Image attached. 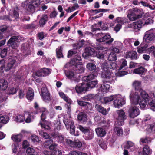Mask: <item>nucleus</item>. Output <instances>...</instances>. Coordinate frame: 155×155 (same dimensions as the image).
<instances>
[{
	"mask_svg": "<svg viewBox=\"0 0 155 155\" xmlns=\"http://www.w3.org/2000/svg\"><path fill=\"white\" fill-rule=\"evenodd\" d=\"M78 104L81 106L84 107H87V108L89 109L91 107V105L88 102H86L81 101H79L78 100L77 101Z\"/></svg>",
	"mask_w": 155,
	"mask_h": 155,
	"instance_id": "nucleus-36",
	"label": "nucleus"
},
{
	"mask_svg": "<svg viewBox=\"0 0 155 155\" xmlns=\"http://www.w3.org/2000/svg\"><path fill=\"white\" fill-rule=\"evenodd\" d=\"M110 85L109 84L106 83L102 84L100 87L99 90L103 92H107L109 90Z\"/></svg>",
	"mask_w": 155,
	"mask_h": 155,
	"instance_id": "nucleus-26",
	"label": "nucleus"
},
{
	"mask_svg": "<svg viewBox=\"0 0 155 155\" xmlns=\"http://www.w3.org/2000/svg\"><path fill=\"white\" fill-rule=\"evenodd\" d=\"M18 56H11L9 58V62L8 64V68H12V67H16L18 65V64L16 62L17 61V58Z\"/></svg>",
	"mask_w": 155,
	"mask_h": 155,
	"instance_id": "nucleus-12",
	"label": "nucleus"
},
{
	"mask_svg": "<svg viewBox=\"0 0 155 155\" xmlns=\"http://www.w3.org/2000/svg\"><path fill=\"white\" fill-rule=\"evenodd\" d=\"M31 139L32 141L34 143H38L39 141L38 137L35 135H32Z\"/></svg>",
	"mask_w": 155,
	"mask_h": 155,
	"instance_id": "nucleus-59",
	"label": "nucleus"
},
{
	"mask_svg": "<svg viewBox=\"0 0 155 155\" xmlns=\"http://www.w3.org/2000/svg\"><path fill=\"white\" fill-rule=\"evenodd\" d=\"M24 117H25V121L26 123H28L32 122L34 118V117L31 114L28 112L24 113Z\"/></svg>",
	"mask_w": 155,
	"mask_h": 155,
	"instance_id": "nucleus-17",
	"label": "nucleus"
},
{
	"mask_svg": "<svg viewBox=\"0 0 155 155\" xmlns=\"http://www.w3.org/2000/svg\"><path fill=\"white\" fill-rule=\"evenodd\" d=\"M40 1L39 0H33L32 1L30 2L29 8H32V7H36L39 5Z\"/></svg>",
	"mask_w": 155,
	"mask_h": 155,
	"instance_id": "nucleus-42",
	"label": "nucleus"
},
{
	"mask_svg": "<svg viewBox=\"0 0 155 155\" xmlns=\"http://www.w3.org/2000/svg\"><path fill=\"white\" fill-rule=\"evenodd\" d=\"M133 85L137 91H131L130 92V94L131 92H136L138 93V94L140 95V90H143L141 89V82L140 81L135 80L133 82Z\"/></svg>",
	"mask_w": 155,
	"mask_h": 155,
	"instance_id": "nucleus-16",
	"label": "nucleus"
},
{
	"mask_svg": "<svg viewBox=\"0 0 155 155\" xmlns=\"http://www.w3.org/2000/svg\"><path fill=\"white\" fill-rule=\"evenodd\" d=\"M78 120L81 122H86L87 120L86 114L83 112H80L78 115Z\"/></svg>",
	"mask_w": 155,
	"mask_h": 155,
	"instance_id": "nucleus-22",
	"label": "nucleus"
},
{
	"mask_svg": "<svg viewBox=\"0 0 155 155\" xmlns=\"http://www.w3.org/2000/svg\"><path fill=\"white\" fill-rule=\"evenodd\" d=\"M64 67L65 68H67L68 67H73V68H74L75 67L77 68H83V67L82 66H78L75 63V61H73V60H71L68 63H66L65 64Z\"/></svg>",
	"mask_w": 155,
	"mask_h": 155,
	"instance_id": "nucleus-25",
	"label": "nucleus"
},
{
	"mask_svg": "<svg viewBox=\"0 0 155 155\" xmlns=\"http://www.w3.org/2000/svg\"><path fill=\"white\" fill-rule=\"evenodd\" d=\"M9 120V117L7 116L0 117V122L4 124L8 122Z\"/></svg>",
	"mask_w": 155,
	"mask_h": 155,
	"instance_id": "nucleus-56",
	"label": "nucleus"
},
{
	"mask_svg": "<svg viewBox=\"0 0 155 155\" xmlns=\"http://www.w3.org/2000/svg\"><path fill=\"white\" fill-rule=\"evenodd\" d=\"M147 70L145 68H136L133 72L135 74H143Z\"/></svg>",
	"mask_w": 155,
	"mask_h": 155,
	"instance_id": "nucleus-39",
	"label": "nucleus"
},
{
	"mask_svg": "<svg viewBox=\"0 0 155 155\" xmlns=\"http://www.w3.org/2000/svg\"><path fill=\"white\" fill-rule=\"evenodd\" d=\"M89 69L91 74L90 75L85 76L83 78V80L87 82L94 78L98 74V68Z\"/></svg>",
	"mask_w": 155,
	"mask_h": 155,
	"instance_id": "nucleus-9",
	"label": "nucleus"
},
{
	"mask_svg": "<svg viewBox=\"0 0 155 155\" xmlns=\"http://www.w3.org/2000/svg\"><path fill=\"white\" fill-rule=\"evenodd\" d=\"M148 105L150 107L151 109L155 111V100H151L149 102Z\"/></svg>",
	"mask_w": 155,
	"mask_h": 155,
	"instance_id": "nucleus-54",
	"label": "nucleus"
},
{
	"mask_svg": "<svg viewBox=\"0 0 155 155\" xmlns=\"http://www.w3.org/2000/svg\"><path fill=\"white\" fill-rule=\"evenodd\" d=\"M8 27L5 25H3L0 27V32L2 34V33L8 29Z\"/></svg>",
	"mask_w": 155,
	"mask_h": 155,
	"instance_id": "nucleus-64",
	"label": "nucleus"
},
{
	"mask_svg": "<svg viewBox=\"0 0 155 155\" xmlns=\"http://www.w3.org/2000/svg\"><path fill=\"white\" fill-rule=\"evenodd\" d=\"M48 17L46 15H43L39 21V24L41 27H42L45 24L47 20Z\"/></svg>",
	"mask_w": 155,
	"mask_h": 155,
	"instance_id": "nucleus-38",
	"label": "nucleus"
},
{
	"mask_svg": "<svg viewBox=\"0 0 155 155\" xmlns=\"http://www.w3.org/2000/svg\"><path fill=\"white\" fill-rule=\"evenodd\" d=\"M147 47L148 45H146L143 47L139 48L137 50L138 52L140 53H141L145 52Z\"/></svg>",
	"mask_w": 155,
	"mask_h": 155,
	"instance_id": "nucleus-57",
	"label": "nucleus"
},
{
	"mask_svg": "<svg viewBox=\"0 0 155 155\" xmlns=\"http://www.w3.org/2000/svg\"><path fill=\"white\" fill-rule=\"evenodd\" d=\"M128 112L130 117L134 118L140 114V111L139 108L134 104H132Z\"/></svg>",
	"mask_w": 155,
	"mask_h": 155,
	"instance_id": "nucleus-7",
	"label": "nucleus"
},
{
	"mask_svg": "<svg viewBox=\"0 0 155 155\" xmlns=\"http://www.w3.org/2000/svg\"><path fill=\"white\" fill-rule=\"evenodd\" d=\"M40 112L42 113L41 115V120L42 121H44L46 118L47 114L48 113V112L46 110V109L44 108H41L40 109Z\"/></svg>",
	"mask_w": 155,
	"mask_h": 155,
	"instance_id": "nucleus-33",
	"label": "nucleus"
},
{
	"mask_svg": "<svg viewBox=\"0 0 155 155\" xmlns=\"http://www.w3.org/2000/svg\"><path fill=\"white\" fill-rule=\"evenodd\" d=\"M95 130L97 135L100 137H104L106 134L105 130L101 128H97Z\"/></svg>",
	"mask_w": 155,
	"mask_h": 155,
	"instance_id": "nucleus-23",
	"label": "nucleus"
},
{
	"mask_svg": "<svg viewBox=\"0 0 155 155\" xmlns=\"http://www.w3.org/2000/svg\"><path fill=\"white\" fill-rule=\"evenodd\" d=\"M95 51L94 49L91 48L86 49L85 52L83 54V56L85 57L89 56H94Z\"/></svg>",
	"mask_w": 155,
	"mask_h": 155,
	"instance_id": "nucleus-19",
	"label": "nucleus"
},
{
	"mask_svg": "<svg viewBox=\"0 0 155 155\" xmlns=\"http://www.w3.org/2000/svg\"><path fill=\"white\" fill-rule=\"evenodd\" d=\"M120 68L125 67L127 66V61L125 59H122L120 60Z\"/></svg>",
	"mask_w": 155,
	"mask_h": 155,
	"instance_id": "nucleus-60",
	"label": "nucleus"
},
{
	"mask_svg": "<svg viewBox=\"0 0 155 155\" xmlns=\"http://www.w3.org/2000/svg\"><path fill=\"white\" fill-rule=\"evenodd\" d=\"M97 84V81H92L91 82H89L88 83H85V84H86L88 86V89L89 87L92 88L94 87Z\"/></svg>",
	"mask_w": 155,
	"mask_h": 155,
	"instance_id": "nucleus-51",
	"label": "nucleus"
},
{
	"mask_svg": "<svg viewBox=\"0 0 155 155\" xmlns=\"http://www.w3.org/2000/svg\"><path fill=\"white\" fill-rule=\"evenodd\" d=\"M134 143L130 141H127L125 146V148L127 149H130L131 148V150L134 149Z\"/></svg>",
	"mask_w": 155,
	"mask_h": 155,
	"instance_id": "nucleus-50",
	"label": "nucleus"
},
{
	"mask_svg": "<svg viewBox=\"0 0 155 155\" xmlns=\"http://www.w3.org/2000/svg\"><path fill=\"white\" fill-rule=\"evenodd\" d=\"M70 132L71 134L73 135L74 134L75 136H78L79 134L77 133L76 134L75 133V126L74 125V122H71V124H70Z\"/></svg>",
	"mask_w": 155,
	"mask_h": 155,
	"instance_id": "nucleus-43",
	"label": "nucleus"
},
{
	"mask_svg": "<svg viewBox=\"0 0 155 155\" xmlns=\"http://www.w3.org/2000/svg\"><path fill=\"white\" fill-rule=\"evenodd\" d=\"M122 68H119L116 70V75L118 77H121L127 74L128 73L122 70Z\"/></svg>",
	"mask_w": 155,
	"mask_h": 155,
	"instance_id": "nucleus-37",
	"label": "nucleus"
},
{
	"mask_svg": "<svg viewBox=\"0 0 155 155\" xmlns=\"http://www.w3.org/2000/svg\"><path fill=\"white\" fill-rule=\"evenodd\" d=\"M39 150L37 148H35L34 149L31 147L28 148L26 150V152L27 153L34 155L39 152Z\"/></svg>",
	"mask_w": 155,
	"mask_h": 155,
	"instance_id": "nucleus-32",
	"label": "nucleus"
},
{
	"mask_svg": "<svg viewBox=\"0 0 155 155\" xmlns=\"http://www.w3.org/2000/svg\"><path fill=\"white\" fill-rule=\"evenodd\" d=\"M118 125H116V123L114 125V132L117 136L120 137L122 136L123 134V130L121 127L117 126Z\"/></svg>",
	"mask_w": 155,
	"mask_h": 155,
	"instance_id": "nucleus-20",
	"label": "nucleus"
},
{
	"mask_svg": "<svg viewBox=\"0 0 155 155\" xmlns=\"http://www.w3.org/2000/svg\"><path fill=\"white\" fill-rule=\"evenodd\" d=\"M95 107L97 110L99 112L101 113L104 115H106L107 112L105 109L98 104H96L95 106Z\"/></svg>",
	"mask_w": 155,
	"mask_h": 155,
	"instance_id": "nucleus-35",
	"label": "nucleus"
},
{
	"mask_svg": "<svg viewBox=\"0 0 155 155\" xmlns=\"http://www.w3.org/2000/svg\"><path fill=\"white\" fill-rule=\"evenodd\" d=\"M138 93L136 92H131L130 94V98L131 103L132 104H137L140 100V105L141 108L143 110L146 106L147 101H149L151 98L144 91L140 90V95L138 94Z\"/></svg>",
	"mask_w": 155,
	"mask_h": 155,
	"instance_id": "nucleus-1",
	"label": "nucleus"
},
{
	"mask_svg": "<svg viewBox=\"0 0 155 155\" xmlns=\"http://www.w3.org/2000/svg\"><path fill=\"white\" fill-rule=\"evenodd\" d=\"M138 67V68H143L142 66L139 67V64H138L131 62L130 63V67L129 68H134V67Z\"/></svg>",
	"mask_w": 155,
	"mask_h": 155,
	"instance_id": "nucleus-63",
	"label": "nucleus"
},
{
	"mask_svg": "<svg viewBox=\"0 0 155 155\" xmlns=\"http://www.w3.org/2000/svg\"><path fill=\"white\" fill-rule=\"evenodd\" d=\"M64 72L66 77L69 79L74 78L75 77V73L73 70L65 71Z\"/></svg>",
	"mask_w": 155,
	"mask_h": 155,
	"instance_id": "nucleus-28",
	"label": "nucleus"
},
{
	"mask_svg": "<svg viewBox=\"0 0 155 155\" xmlns=\"http://www.w3.org/2000/svg\"><path fill=\"white\" fill-rule=\"evenodd\" d=\"M141 21L143 26L148 25L153 22L151 17L149 16V14L147 13L144 15L143 18Z\"/></svg>",
	"mask_w": 155,
	"mask_h": 155,
	"instance_id": "nucleus-14",
	"label": "nucleus"
},
{
	"mask_svg": "<svg viewBox=\"0 0 155 155\" xmlns=\"http://www.w3.org/2000/svg\"><path fill=\"white\" fill-rule=\"evenodd\" d=\"M81 58L80 55L75 56L73 59V61H75V63L78 66H83L82 63L80 62H77V61H80L81 60Z\"/></svg>",
	"mask_w": 155,
	"mask_h": 155,
	"instance_id": "nucleus-41",
	"label": "nucleus"
},
{
	"mask_svg": "<svg viewBox=\"0 0 155 155\" xmlns=\"http://www.w3.org/2000/svg\"><path fill=\"white\" fill-rule=\"evenodd\" d=\"M116 112L117 116L116 118V125H122L124 124V120L126 118L125 112L122 109L117 110Z\"/></svg>",
	"mask_w": 155,
	"mask_h": 155,
	"instance_id": "nucleus-5",
	"label": "nucleus"
},
{
	"mask_svg": "<svg viewBox=\"0 0 155 155\" xmlns=\"http://www.w3.org/2000/svg\"><path fill=\"white\" fill-rule=\"evenodd\" d=\"M34 97V91L32 88H29L27 91L26 94V98L29 100L33 99Z\"/></svg>",
	"mask_w": 155,
	"mask_h": 155,
	"instance_id": "nucleus-27",
	"label": "nucleus"
},
{
	"mask_svg": "<svg viewBox=\"0 0 155 155\" xmlns=\"http://www.w3.org/2000/svg\"><path fill=\"white\" fill-rule=\"evenodd\" d=\"M51 72V70L50 68H40L35 72L33 77L37 82L39 83L41 81L40 78H36L35 75L38 77L46 76L50 74Z\"/></svg>",
	"mask_w": 155,
	"mask_h": 155,
	"instance_id": "nucleus-4",
	"label": "nucleus"
},
{
	"mask_svg": "<svg viewBox=\"0 0 155 155\" xmlns=\"http://www.w3.org/2000/svg\"><path fill=\"white\" fill-rule=\"evenodd\" d=\"M77 128L79 129L83 133L85 134V133H88L89 130L85 127H84L81 125H79L77 127Z\"/></svg>",
	"mask_w": 155,
	"mask_h": 155,
	"instance_id": "nucleus-53",
	"label": "nucleus"
},
{
	"mask_svg": "<svg viewBox=\"0 0 155 155\" xmlns=\"http://www.w3.org/2000/svg\"><path fill=\"white\" fill-rule=\"evenodd\" d=\"M84 137L86 140H91L93 137V134L92 132H91L89 130L88 133H85L84 134Z\"/></svg>",
	"mask_w": 155,
	"mask_h": 155,
	"instance_id": "nucleus-44",
	"label": "nucleus"
},
{
	"mask_svg": "<svg viewBox=\"0 0 155 155\" xmlns=\"http://www.w3.org/2000/svg\"><path fill=\"white\" fill-rule=\"evenodd\" d=\"M12 139L16 142H20L22 138V135L21 134L13 135L11 137Z\"/></svg>",
	"mask_w": 155,
	"mask_h": 155,
	"instance_id": "nucleus-40",
	"label": "nucleus"
},
{
	"mask_svg": "<svg viewBox=\"0 0 155 155\" xmlns=\"http://www.w3.org/2000/svg\"><path fill=\"white\" fill-rule=\"evenodd\" d=\"M18 41V37L17 36H13L11 37L8 42V44L9 45L11 46L13 48H15L14 45H16L17 47L18 46V43H16Z\"/></svg>",
	"mask_w": 155,
	"mask_h": 155,
	"instance_id": "nucleus-15",
	"label": "nucleus"
},
{
	"mask_svg": "<svg viewBox=\"0 0 155 155\" xmlns=\"http://www.w3.org/2000/svg\"><path fill=\"white\" fill-rule=\"evenodd\" d=\"M7 53V49L4 48L1 51L0 55L2 58H4L6 56Z\"/></svg>",
	"mask_w": 155,
	"mask_h": 155,
	"instance_id": "nucleus-62",
	"label": "nucleus"
},
{
	"mask_svg": "<svg viewBox=\"0 0 155 155\" xmlns=\"http://www.w3.org/2000/svg\"><path fill=\"white\" fill-rule=\"evenodd\" d=\"M59 94L60 97L68 104H71V100L69 98L68 96H66L64 93L62 92H60Z\"/></svg>",
	"mask_w": 155,
	"mask_h": 155,
	"instance_id": "nucleus-34",
	"label": "nucleus"
},
{
	"mask_svg": "<svg viewBox=\"0 0 155 155\" xmlns=\"http://www.w3.org/2000/svg\"><path fill=\"white\" fill-rule=\"evenodd\" d=\"M114 100L113 104L116 108H119L124 105L125 102V99L120 95H115Z\"/></svg>",
	"mask_w": 155,
	"mask_h": 155,
	"instance_id": "nucleus-6",
	"label": "nucleus"
},
{
	"mask_svg": "<svg viewBox=\"0 0 155 155\" xmlns=\"http://www.w3.org/2000/svg\"><path fill=\"white\" fill-rule=\"evenodd\" d=\"M115 95H112L104 98L103 99L104 102L105 103H107L114 100L115 98Z\"/></svg>",
	"mask_w": 155,
	"mask_h": 155,
	"instance_id": "nucleus-48",
	"label": "nucleus"
},
{
	"mask_svg": "<svg viewBox=\"0 0 155 155\" xmlns=\"http://www.w3.org/2000/svg\"><path fill=\"white\" fill-rule=\"evenodd\" d=\"M17 89L16 88L10 87L9 88L7 93L9 94H14L17 92Z\"/></svg>",
	"mask_w": 155,
	"mask_h": 155,
	"instance_id": "nucleus-47",
	"label": "nucleus"
},
{
	"mask_svg": "<svg viewBox=\"0 0 155 155\" xmlns=\"http://www.w3.org/2000/svg\"><path fill=\"white\" fill-rule=\"evenodd\" d=\"M7 82L4 79L0 80V89L2 90H5L8 87Z\"/></svg>",
	"mask_w": 155,
	"mask_h": 155,
	"instance_id": "nucleus-30",
	"label": "nucleus"
},
{
	"mask_svg": "<svg viewBox=\"0 0 155 155\" xmlns=\"http://www.w3.org/2000/svg\"><path fill=\"white\" fill-rule=\"evenodd\" d=\"M151 152L148 146H145L144 147L143 150V155H150Z\"/></svg>",
	"mask_w": 155,
	"mask_h": 155,
	"instance_id": "nucleus-46",
	"label": "nucleus"
},
{
	"mask_svg": "<svg viewBox=\"0 0 155 155\" xmlns=\"http://www.w3.org/2000/svg\"><path fill=\"white\" fill-rule=\"evenodd\" d=\"M96 40L99 42H105L110 45L113 41V38L108 34H105L103 33H98L96 35Z\"/></svg>",
	"mask_w": 155,
	"mask_h": 155,
	"instance_id": "nucleus-3",
	"label": "nucleus"
},
{
	"mask_svg": "<svg viewBox=\"0 0 155 155\" xmlns=\"http://www.w3.org/2000/svg\"><path fill=\"white\" fill-rule=\"evenodd\" d=\"M101 73V77L104 78H106L109 80L108 81L111 82L114 80L113 76L114 74L111 73L108 68H102Z\"/></svg>",
	"mask_w": 155,
	"mask_h": 155,
	"instance_id": "nucleus-8",
	"label": "nucleus"
},
{
	"mask_svg": "<svg viewBox=\"0 0 155 155\" xmlns=\"http://www.w3.org/2000/svg\"><path fill=\"white\" fill-rule=\"evenodd\" d=\"M41 90V95L43 100L46 102L49 101L50 100V94L47 89L45 87H42Z\"/></svg>",
	"mask_w": 155,
	"mask_h": 155,
	"instance_id": "nucleus-11",
	"label": "nucleus"
},
{
	"mask_svg": "<svg viewBox=\"0 0 155 155\" xmlns=\"http://www.w3.org/2000/svg\"><path fill=\"white\" fill-rule=\"evenodd\" d=\"M39 134L45 139H48L49 138L50 136L49 135L46 133L44 132L41 130L39 131Z\"/></svg>",
	"mask_w": 155,
	"mask_h": 155,
	"instance_id": "nucleus-55",
	"label": "nucleus"
},
{
	"mask_svg": "<svg viewBox=\"0 0 155 155\" xmlns=\"http://www.w3.org/2000/svg\"><path fill=\"white\" fill-rule=\"evenodd\" d=\"M18 8L17 7L15 8L13 11V15H12V17L14 18L15 19H16L19 18V13L18 12Z\"/></svg>",
	"mask_w": 155,
	"mask_h": 155,
	"instance_id": "nucleus-45",
	"label": "nucleus"
},
{
	"mask_svg": "<svg viewBox=\"0 0 155 155\" xmlns=\"http://www.w3.org/2000/svg\"><path fill=\"white\" fill-rule=\"evenodd\" d=\"M144 38L147 42L155 39V29H152L147 31Z\"/></svg>",
	"mask_w": 155,
	"mask_h": 155,
	"instance_id": "nucleus-10",
	"label": "nucleus"
},
{
	"mask_svg": "<svg viewBox=\"0 0 155 155\" xmlns=\"http://www.w3.org/2000/svg\"><path fill=\"white\" fill-rule=\"evenodd\" d=\"M25 119L24 114L23 115L18 114L15 118V121L18 122H22L25 121Z\"/></svg>",
	"mask_w": 155,
	"mask_h": 155,
	"instance_id": "nucleus-31",
	"label": "nucleus"
},
{
	"mask_svg": "<svg viewBox=\"0 0 155 155\" xmlns=\"http://www.w3.org/2000/svg\"><path fill=\"white\" fill-rule=\"evenodd\" d=\"M108 59L110 61H115L116 59V54L113 52L111 53L109 55Z\"/></svg>",
	"mask_w": 155,
	"mask_h": 155,
	"instance_id": "nucleus-52",
	"label": "nucleus"
},
{
	"mask_svg": "<svg viewBox=\"0 0 155 155\" xmlns=\"http://www.w3.org/2000/svg\"><path fill=\"white\" fill-rule=\"evenodd\" d=\"M62 49V47L61 46L56 49L57 56L59 58L63 57Z\"/></svg>",
	"mask_w": 155,
	"mask_h": 155,
	"instance_id": "nucleus-49",
	"label": "nucleus"
},
{
	"mask_svg": "<svg viewBox=\"0 0 155 155\" xmlns=\"http://www.w3.org/2000/svg\"><path fill=\"white\" fill-rule=\"evenodd\" d=\"M99 145L102 149L105 150L107 148V146L103 140H100L98 143Z\"/></svg>",
	"mask_w": 155,
	"mask_h": 155,
	"instance_id": "nucleus-58",
	"label": "nucleus"
},
{
	"mask_svg": "<svg viewBox=\"0 0 155 155\" xmlns=\"http://www.w3.org/2000/svg\"><path fill=\"white\" fill-rule=\"evenodd\" d=\"M116 64L114 62L110 61L104 62L101 65L102 68H114Z\"/></svg>",
	"mask_w": 155,
	"mask_h": 155,
	"instance_id": "nucleus-24",
	"label": "nucleus"
},
{
	"mask_svg": "<svg viewBox=\"0 0 155 155\" xmlns=\"http://www.w3.org/2000/svg\"><path fill=\"white\" fill-rule=\"evenodd\" d=\"M88 86L86 84H83L81 85L77 86L75 87V90L77 93L82 94L88 90Z\"/></svg>",
	"mask_w": 155,
	"mask_h": 155,
	"instance_id": "nucleus-13",
	"label": "nucleus"
},
{
	"mask_svg": "<svg viewBox=\"0 0 155 155\" xmlns=\"http://www.w3.org/2000/svg\"><path fill=\"white\" fill-rule=\"evenodd\" d=\"M137 54L136 51H129L127 52L126 54V58H130L132 59H135L137 58Z\"/></svg>",
	"mask_w": 155,
	"mask_h": 155,
	"instance_id": "nucleus-21",
	"label": "nucleus"
},
{
	"mask_svg": "<svg viewBox=\"0 0 155 155\" xmlns=\"http://www.w3.org/2000/svg\"><path fill=\"white\" fill-rule=\"evenodd\" d=\"M142 26H143L141 21L134 22L132 24V27L135 29L139 30Z\"/></svg>",
	"mask_w": 155,
	"mask_h": 155,
	"instance_id": "nucleus-29",
	"label": "nucleus"
},
{
	"mask_svg": "<svg viewBox=\"0 0 155 155\" xmlns=\"http://www.w3.org/2000/svg\"><path fill=\"white\" fill-rule=\"evenodd\" d=\"M49 145H50L49 147V149L51 150H54L55 149L57 146V144L53 143V141L50 139L47 140L45 143L44 146L46 147V146H48Z\"/></svg>",
	"mask_w": 155,
	"mask_h": 155,
	"instance_id": "nucleus-18",
	"label": "nucleus"
},
{
	"mask_svg": "<svg viewBox=\"0 0 155 155\" xmlns=\"http://www.w3.org/2000/svg\"><path fill=\"white\" fill-rule=\"evenodd\" d=\"M144 14L142 9L134 8L133 9L130 13L128 14L127 17L130 21H134L141 18Z\"/></svg>",
	"mask_w": 155,
	"mask_h": 155,
	"instance_id": "nucleus-2",
	"label": "nucleus"
},
{
	"mask_svg": "<svg viewBox=\"0 0 155 155\" xmlns=\"http://www.w3.org/2000/svg\"><path fill=\"white\" fill-rule=\"evenodd\" d=\"M39 125H40L41 127L45 129L48 130L50 129V127L48 125H46L41 121L39 122Z\"/></svg>",
	"mask_w": 155,
	"mask_h": 155,
	"instance_id": "nucleus-61",
	"label": "nucleus"
}]
</instances>
